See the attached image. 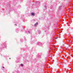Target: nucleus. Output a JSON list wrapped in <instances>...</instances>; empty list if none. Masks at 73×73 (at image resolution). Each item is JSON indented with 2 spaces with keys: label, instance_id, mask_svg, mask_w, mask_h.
Wrapping results in <instances>:
<instances>
[{
  "label": "nucleus",
  "instance_id": "nucleus-5",
  "mask_svg": "<svg viewBox=\"0 0 73 73\" xmlns=\"http://www.w3.org/2000/svg\"><path fill=\"white\" fill-rule=\"evenodd\" d=\"M56 38H58V37H57Z\"/></svg>",
  "mask_w": 73,
  "mask_h": 73
},
{
  "label": "nucleus",
  "instance_id": "nucleus-4",
  "mask_svg": "<svg viewBox=\"0 0 73 73\" xmlns=\"http://www.w3.org/2000/svg\"><path fill=\"white\" fill-rule=\"evenodd\" d=\"M3 68H4V67H3Z\"/></svg>",
  "mask_w": 73,
  "mask_h": 73
},
{
  "label": "nucleus",
  "instance_id": "nucleus-3",
  "mask_svg": "<svg viewBox=\"0 0 73 73\" xmlns=\"http://www.w3.org/2000/svg\"><path fill=\"white\" fill-rule=\"evenodd\" d=\"M21 66H24V64H21Z\"/></svg>",
  "mask_w": 73,
  "mask_h": 73
},
{
  "label": "nucleus",
  "instance_id": "nucleus-1",
  "mask_svg": "<svg viewBox=\"0 0 73 73\" xmlns=\"http://www.w3.org/2000/svg\"><path fill=\"white\" fill-rule=\"evenodd\" d=\"M37 25H38V23L37 22L35 24V27H37Z\"/></svg>",
  "mask_w": 73,
  "mask_h": 73
},
{
  "label": "nucleus",
  "instance_id": "nucleus-2",
  "mask_svg": "<svg viewBox=\"0 0 73 73\" xmlns=\"http://www.w3.org/2000/svg\"><path fill=\"white\" fill-rule=\"evenodd\" d=\"M31 15H32V16H34L35 15V13H32Z\"/></svg>",
  "mask_w": 73,
  "mask_h": 73
}]
</instances>
